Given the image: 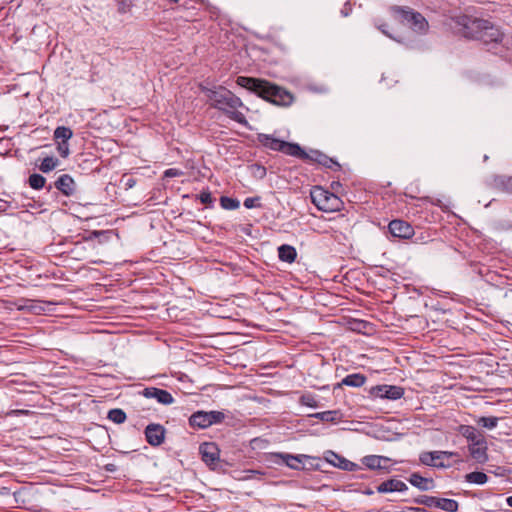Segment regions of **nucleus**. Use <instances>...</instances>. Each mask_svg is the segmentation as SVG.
Segmentation results:
<instances>
[{"mask_svg":"<svg viewBox=\"0 0 512 512\" xmlns=\"http://www.w3.org/2000/svg\"><path fill=\"white\" fill-rule=\"evenodd\" d=\"M240 87H243L259 97L275 105L289 106L293 102V96L287 90L263 79L239 76L236 80Z\"/></svg>","mask_w":512,"mask_h":512,"instance_id":"1","label":"nucleus"},{"mask_svg":"<svg viewBox=\"0 0 512 512\" xmlns=\"http://www.w3.org/2000/svg\"><path fill=\"white\" fill-rule=\"evenodd\" d=\"M205 93L212 107L223 111L229 118L238 123H246L245 116L238 111L243 103L230 90L219 86L213 89H205Z\"/></svg>","mask_w":512,"mask_h":512,"instance_id":"2","label":"nucleus"},{"mask_svg":"<svg viewBox=\"0 0 512 512\" xmlns=\"http://www.w3.org/2000/svg\"><path fill=\"white\" fill-rule=\"evenodd\" d=\"M466 36L481 40L485 44L502 43L504 34L491 22L484 19H472L464 23Z\"/></svg>","mask_w":512,"mask_h":512,"instance_id":"3","label":"nucleus"},{"mask_svg":"<svg viewBox=\"0 0 512 512\" xmlns=\"http://www.w3.org/2000/svg\"><path fill=\"white\" fill-rule=\"evenodd\" d=\"M393 17L407 24L413 31L417 33H425L428 30L427 20L418 12L406 7L393 6L391 8Z\"/></svg>","mask_w":512,"mask_h":512,"instance_id":"4","label":"nucleus"},{"mask_svg":"<svg viewBox=\"0 0 512 512\" xmlns=\"http://www.w3.org/2000/svg\"><path fill=\"white\" fill-rule=\"evenodd\" d=\"M310 197L313 204L324 212L340 211L343 206L342 200L337 195L322 187H314L310 192Z\"/></svg>","mask_w":512,"mask_h":512,"instance_id":"5","label":"nucleus"},{"mask_svg":"<svg viewBox=\"0 0 512 512\" xmlns=\"http://www.w3.org/2000/svg\"><path fill=\"white\" fill-rule=\"evenodd\" d=\"M224 418V413L220 411H197L190 416L189 424L192 427L205 429L213 424L221 423Z\"/></svg>","mask_w":512,"mask_h":512,"instance_id":"6","label":"nucleus"},{"mask_svg":"<svg viewBox=\"0 0 512 512\" xmlns=\"http://www.w3.org/2000/svg\"><path fill=\"white\" fill-rule=\"evenodd\" d=\"M369 394L373 398L397 400L403 396L404 390L395 385H377L370 388Z\"/></svg>","mask_w":512,"mask_h":512,"instance_id":"7","label":"nucleus"},{"mask_svg":"<svg viewBox=\"0 0 512 512\" xmlns=\"http://www.w3.org/2000/svg\"><path fill=\"white\" fill-rule=\"evenodd\" d=\"M276 464H285L291 469H302L303 459H307L306 455H291L288 453H274L271 456Z\"/></svg>","mask_w":512,"mask_h":512,"instance_id":"8","label":"nucleus"},{"mask_svg":"<svg viewBox=\"0 0 512 512\" xmlns=\"http://www.w3.org/2000/svg\"><path fill=\"white\" fill-rule=\"evenodd\" d=\"M388 227L390 233L399 238H410L414 233L412 226L403 220H392Z\"/></svg>","mask_w":512,"mask_h":512,"instance_id":"9","label":"nucleus"},{"mask_svg":"<svg viewBox=\"0 0 512 512\" xmlns=\"http://www.w3.org/2000/svg\"><path fill=\"white\" fill-rule=\"evenodd\" d=\"M147 442L152 446H159L164 441L165 430L159 424H149L145 429Z\"/></svg>","mask_w":512,"mask_h":512,"instance_id":"10","label":"nucleus"},{"mask_svg":"<svg viewBox=\"0 0 512 512\" xmlns=\"http://www.w3.org/2000/svg\"><path fill=\"white\" fill-rule=\"evenodd\" d=\"M480 441L469 445L471 457L478 463H485L488 460L487 441L485 438H479Z\"/></svg>","mask_w":512,"mask_h":512,"instance_id":"11","label":"nucleus"},{"mask_svg":"<svg viewBox=\"0 0 512 512\" xmlns=\"http://www.w3.org/2000/svg\"><path fill=\"white\" fill-rule=\"evenodd\" d=\"M143 395L146 398H154L160 404H164V405H169L174 402V398L171 395V393H169L166 390L155 388V387L145 388L143 390Z\"/></svg>","mask_w":512,"mask_h":512,"instance_id":"12","label":"nucleus"},{"mask_svg":"<svg viewBox=\"0 0 512 512\" xmlns=\"http://www.w3.org/2000/svg\"><path fill=\"white\" fill-rule=\"evenodd\" d=\"M202 460L209 466L214 465L219 459L218 448L213 443H203L200 445Z\"/></svg>","mask_w":512,"mask_h":512,"instance_id":"13","label":"nucleus"},{"mask_svg":"<svg viewBox=\"0 0 512 512\" xmlns=\"http://www.w3.org/2000/svg\"><path fill=\"white\" fill-rule=\"evenodd\" d=\"M307 160L317 162L330 169H338L340 167V165L335 160L317 150L310 151V153H308Z\"/></svg>","mask_w":512,"mask_h":512,"instance_id":"14","label":"nucleus"},{"mask_svg":"<svg viewBox=\"0 0 512 512\" xmlns=\"http://www.w3.org/2000/svg\"><path fill=\"white\" fill-rule=\"evenodd\" d=\"M55 187L64 195L70 196L74 192L75 183L70 175L63 174L56 180Z\"/></svg>","mask_w":512,"mask_h":512,"instance_id":"15","label":"nucleus"},{"mask_svg":"<svg viewBox=\"0 0 512 512\" xmlns=\"http://www.w3.org/2000/svg\"><path fill=\"white\" fill-rule=\"evenodd\" d=\"M407 485L398 480V479H390L382 482L378 487L377 491L379 493H387V492H395V491H405L407 490Z\"/></svg>","mask_w":512,"mask_h":512,"instance_id":"16","label":"nucleus"},{"mask_svg":"<svg viewBox=\"0 0 512 512\" xmlns=\"http://www.w3.org/2000/svg\"><path fill=\"white\" fill-rule=\"evenodd\" d=\"M492 187L505 192L512 194V177L505 175L494 176L491 181Z\"/></svg>","mask_w":512,"mask_h":512,"instance_id":"17","label":"nucleus"},{"mask_svg":"<svg viewBox=\"0 0 512 512\" xmlns=\"http://www.w3.org/2000/svg\"><path fill=\"white\" fill-rule=\"evenodd\" d=\"M408 481L418 489L422 491L431 490L434 487V482L430 478H425L419 475L418 473H413L410 475Z\"/></svg>","mask_w":512,"mask_h":512,"instance_id":"18","label":"nucleus"},{"mask_svg":"<svg viewBox=\"0 0 512 512\" xmlns=\"http://www.w3.org/2000/svg\"><path fill=\"white\" fill-rule=\"evenodd\" d=\"M284 154L298 157L300 159L306 160L308 159V153L305 152L298 144L296 143H289L285 142L283 143V149L282 151Z\"/></svg>","mask_w":512,"mask_h":512,"instance_id":"19","label":"nucleus"},{"mask_svg":"<svg viewBox=\"0 0 512 512\" xmlns=\"http://www.w3.org/2000/svg\"><path fill=\"white\" fill-rule=\"evenodd\" d=\"M420 461L424 465L434 466V467H447L439 456L438 451L434 452H424L420 455Z\"/></svg>","mask_w":512,"mask_h":512,"instance_id":"20","label":"nucleus"},{"mask_svg":"<svg viewBox=\"0 0 512 512\" xmlns=\"http://www.w3.org/2000/svg\"><path fill=\"white\" fill-rule=\"evenodd\" d=\"M258 140L263 146H265L266 148H269L271 150L282 151V149H283L284 141L276 139L270 135L259 134Z\"/></svg>","mask_w":512,"mask_h":512,"instance_id":"21","label":"nucleus"},{"mask_svg":"<svg viewBox=\"0 0 512 512\" xmlns=\"http://www.w3.org/2000/svg\"><path fill=\"white\" fill-rule=\"evenodd\" d=\"M278 256L281 261L292 263L296 259L297 252L293 246L284 244L278 248Z\"/></svg>","mask_w":512,"mask_h":512,"instance_id":"22","label":"nucleus"},{"mask_svg":"<svg viewBox=\"0 0 512 512\" xmlns=\"http://www.w3.org/2000/svg\"><path fill=\"white\" fill-rule=\"evenodd\" d=\"M459 433L470 441V444L480 441L479 438H484V436L479 433L475 427L469 425H461L459 427Z\"/></svg>","mask_w":512,"mask_h":512,"instance_id":"23","label":"nucleus"},{"mask_svg":"<svg viewBox=\"0 0 512 512\" xmlns=\"http://www.w3.org/2000/svg\"><path fill=\"white\" fill-rule=\"evenodd\" d=\"M323 422L337 423L342 418V413L339 410L317 412L311 415Z\"/></svg>","mask_w":512,"mask_h":512,"instance_id":"24","label":"nucleus"},{"mask_svg":"<svg viewBox=\"0 0 512 512\" xmlns=\"http://www.w3.org/2000/svg\"><path fill=\"white\" fill-rule=\"evenodd\" d=\"M389 459L383 456L369 455L365 456L362 460L363 464L369 469H381L383 463H387Z\"/></svg>","mask_w":512,"mask_h":512,"instance_id":"25","label":"nucleus"},{"mask_svg":"<svg viewBox=\"0 0 512 512\" xmlns=\"http://www.w3.org/2000/svg\"><path fill=\"white\" fill-rule=\"evenodd\" d=\"M365 381L366 377L363 374L354 373L347 375L345 378H343L339 386L346 385L351 387H361L362 385H364Z\"/></svg>","mask_w":512,"mask_h":512,"instance_id":"26","label":"nucleus"},{"mask_svg":"<svg viewBox=\"0 0 512 512\" xmlns=\"http://www.w3.org/2000/svg\"><path fill=\"white\" fill-rule=\"evenodd\" d=\"M435 508H439L448 512H456L458 509V503L453 499L437 498Z\"/></svg>","mask_w":512,"mask_h":512,"instance_id":"27","label":"nucleus"},{"mask_svg":"<svg viewBox=\"0 0 512 512\" xmlns=\"http://www.w3.org/2000/svg\"><path fill=\"white\" fill-rule=\"evenodd\" d=\"M73 136V132L70 128L65 126L57 127L54 131V138L58 142H68Z\"/></svg>","mask_w":512,"mask_h":512,"instance_id":"28","label":"nucleus"},{"mask_svg":"<svg viewBox=\"0 0 512 512\" xmlns=\"http://www.w3.org/2000/svg\"><path fill=\"white\" fill-rule=\"evenodd\" d=\"M465 480L469 483L483 485L488 481V476L483 472H471L465 475Z\"/></svg>","mask_w":512,"mask_h":512,"instance_id":"29","label":"nucleus"},{"mask_svg":"<svg viewBox=\"0 0 512 512\" xmlns=\"http://www.w3.org/2000/svg\"><path fill=\"white\" fill-rule=\"evenodd\" d=\"M59 164V160L55 157H46L42 160L39 169L43 173H48L55 169Z\"/></svg>","mask_w":512,"mask_h":512,"instance_id":"30","label":"nucleus"},{"mask_svg":"<svg viewBox=\"0 0 512 512\" xmlns=\"http://www.w3.org/2000/svg\"><path fill=\"white\" fill-rule=\"evenodd\" d=\"M107 418L116 424H122L126 420V413L122 409H111L108 412Z\"/></svg>","mask_w":512,"mask_h":512,"instance_id":"31","label":"nucleus"},{"mask_svg":"<svg viewBox=\"0 0 512 512\" xmlns=\"http://www.w3.org/2000/svg\"><path fill=\"white\" fill-rule=\"evenodd\" d=\"M28 182L31 188L39 190L44 187L46 179L40 174H32Z\"/></svg>","mask_w":512,"mask_h":512,"instance_id":"32","label":"nucleus"},{"mask_svg":"<svg viewBox=\"0 0 512 512\" xmlns=\"http://www.w3.org/2000/svg\"><path fill=\"white\" fill-rule=\"evenodd\" d=\"M477 423L481 425L482 427H485L487 429H493L498 424V418L497 417H480L477 420Z\"/></svg>","mask_w":512,"mask_h":512,"instance_id":"33","label":"nucleus"},{"mask_svg":"<svg viewBox=\"0 0 512 512\" xmlns=\"http://www.w3.org/2000/svg\"><path fill=\"white\" fill-rule=\"evenodd\" d=\"M220 202L224 209L233 210L239 207V201L230 197L223 196Z\"/></svg>","mask_w":512,"mask_h":512,"instance_id":"34","label":"nucleus"},{"mask_svg":"<svg viewBox=\"0 0 512 512\" xmlns=\"http://www.w3.org/2000/svg\"><path fill=\"white\" fill-rule=\"evenodd\" d=\"M436 499L434 496L423 495L415 500L416 503L425 505L427 507H436Z\"/></svg>","mask_w":512,"mask_h":512,"instance_id":"35","label":"nucleus"},{"mask_svg":"<svg viewBox=\"0 0 512 512\" xmlns=\"http://www.w3.org/2000/svg\"><path fill=\"white\" fill-rule=\"evenodd\" d=\"M252 174L255 178L263 179L266 176V168L259 164L251 166Z\"/></svg>","mask_w":512,"mask_h":512,"instance_id":"36","label":"nucleus"},{"mask_svg":"<svg viewBox=\"0 0 512 512\" xmlns=\"http://www.w3.org/2000/svg\"><path fill=\"white\" fill-rule=\"evenodd\" d=\"M300 402H301L302 405H305V406H308V407H312V408H316L318 406L317 405V401L310 394L302 395L301 398H300Z\"/></svg>","mask_w":512,"mask_h":512,"instance_id":"37","label":"nucleus"},{"mask_svg":"<svg viewBox=\"0 0 512 512\" xmlns=\"http://www.w3.org/2000/svg\"><path fill=\"white\" fill-rule=\"evenodd\" d=\"M57 151L61 157H63V158L68 157V155L70 153L68 142H60L59 141L58 145H57Z\"/></svg>","mask_w":512,"mask_h":512,"instance_id":"38","label":"nucleus"},{"mask_svg":"<svg viewBox=\"0 0 512 512\" xmlns=\"http://www.w3.org/2000/svg\"><path fill=\"white\" fill-rule=\"evenodd\" d=\"M259 201H260V197H258V196L257 197H249L244 200L243 204L247 209H252V208L260 206Z\"/></svg>","mask_w":512,"mask_h":512,"instance_id":"39","label":"nucleus"},{"mask_svg":"<svg viewBox=\"0 0 512 512\" xmlns=\"http://www.w3.org/2000/svg\"><path fill=\"white\" fill-rule=\"evenodd\" d=\"M181 175H182V171L175 169V168L167 169L164 172V176L167 178L179 177Z\"/></svg>","mask_w":512,"mask_h":512,"instance_id":"40","label":"nucleus"},{"mask_svg":"<svg viewBox=\"0 0 512 512\" xmlns=\"http://www.w3.org/2000/svg\"><path fill=\"white\" fill-rule=\"evenodd\" d=\"M200 201L203 204H210L212 202V196L210 192H202L199 196Z\"/></svg>","mask_w":512,"mask_h":512,"instance_id":"41","label":"nucleus"},{"mask_svg":"<svg viewBox=\"0 0 512 512\" xmlns=\"http://www.w3.org/2000/svg\"><path fill=\"white\" fill-rule=\"evenodd\" d=\"M331 454V456H333L334 458H337L338 460H340L341 463L339 464H336L334 462H332L335 466H339L340 468H344L346 469L347 468V461L345 459H341L340 457H338V455H336L334 452H329Z\"/></svg>","mask_w":512,"mask_h":512,"instance_id":"42","label":"nucleus"},{"mask_svg":"<svg viewBox=\"0 0 512 512\" xmlns=\"http://www.w3.org/2000/svg\"><path fill=\"white\" fill-rule=\"evenodd\" d=\"M438 453L441 458V461L446 458H451V457L457 456L456 452H450V451H438Z\"/></svg>","mask_w":512,"mask_h":512,"instance_id":"43","label":"nucleus"},{"mask_svg":"<svg viewBox=\"0 0 512 512\" xmlns=\"http://www.w3.org/2000/svg\"><path fill=\"white\" fill-rule=\"evenodd\" d=\"M387 25L383 24V25H379L378 26V29L386 36H388L389 38L395 40V41H398L400 42V40L396 39L395 37H393L391 34H389V32L387 31Z\"/></svg>","mask_w":512,"mask_h":512,"instance_id":"44","label":"nucleus"},{"mask_svg":"<svg viewBox=\"0 0 512 512\" xmlns=\"http://www.w3.org/2000/svg\"><path fill=\"white\" fill-rule=\"evenodd\" d=\"M309 89L312 90V91L318 92V93H326V92H328V88L326 86H324V85H321L319 87L310 85Z\"/></svg>","mask_w":512,"mask_h":512,"instance_id":"45","label":"nucleus"},{"mask_svg":"<svg viewBox=\"0 0 512 512\" xmlns=\"http://www.w3.org/2000/svg\"><path fill=\"white\" fill-rule=\"evenodd\" d=\"M401 512H425V510L418 507H407L403 509Z\"/></svg>","mask_w":512,"mask_h":512,"instance_id":"46","label":"nucleus"},{"mask_svg":"<svg viewBox=\"0 0 512 512\" xmlns=\"http://www.w3.org/2000/svg\"><path fill=\"white\" fill-rule=\"evenodd\" d=\"M105 469H106V471L114 472V471H116V465L115 464H111V463L107 464L105 466Z\"/></svg>","mask_w":512,"mask_h":512,"instance_id":"47","label":"nucleus"},{"mask_svg":"<svg viewBox=\"0 0 512 512\" xmlns=\"http://www.w3.org/2000/svg\"><path fill=\"white\" fill-rule=\"evenodd\" d=\"M27 410H12L9 414L10 415H18V414H27Z\"/></svg>","mask_w":512,"mask_h":512,"instance_id":"48","label":"nucleus"},{"mask_svg":"<svg viewBox=\"0 0 512 512\" xmlns=\"http://www.w3.org/2000/svg\"><path fill=\"white\" fill-rule=\"evenodd\" d=\"M507 503L510 507H512V496L507 498Z\"/></svg>","mask_w":512,"mask_h":512,"instance_id":"49","label":"nucleus"},{"mask_svg":"<svg viewBox=\"0 0 512 512\" xmlns=\"http://www.w3.org/2000/svg\"><path fill=\"white\" fill-rule=\"evenodd\" d=\"M127 185H128L129 187H132V186H133L132 181H131V180H129V182L127 183Z\"/></svg>","mask_w":512,"mask_h":512,"instance_id":"50","label":"nucleus"},{"mask_svg":"<svg viewBox=\"0 0 512 512\" xmlns=\"http://www.w3.org/2000/svg\"><path fill=\"white\" fill-rule=\"evenodd\" d=\"M342 13L344 14V16L348 15L347 10H342Z\"/></svg>","mask_w":512,"mask_h":512,"instance_id":"51","label":"nucleus"},{"mask_svg":"<svg viewBox=\"0 0 512 512\" xmlns=\"http://www.w3.org/2000/svg\"><path fill=\"white\" fill-rule=\"evenodd\" d=\"M28 308L31 309V310H34L35 306L34 305H30V306H28Z\"/></svg>","mask_w":512,"mask_h":512,"instance_id":"52","label":"nucleus"}]
</instances>
